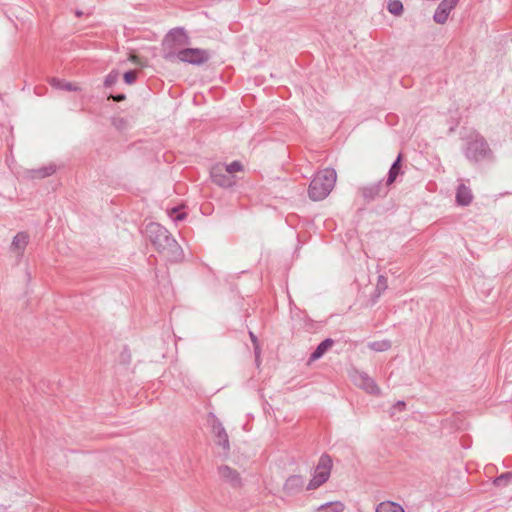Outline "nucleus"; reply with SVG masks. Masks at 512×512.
Masks as SVG:
<instances>
[{
	"instance_id": "nucleus-17",
	"label": "nucleus",
	"mask_w": 512,
	"mask_h": 512,
	"mask_svg": "<svg viewBox=\"0 0 512 512\" xmlns=\"http://www.w3.org/2000/svg\"><path fill=\"white\" fill-rule=\"evenodd\" d=\"M28 239V235L24 232H19L13 238L11 247L18 252V255L23 254L28 244Z\"/></svg>"
},
{
	"instance_id": "nucleus-8",
	"label": "nucleus",
	"mask_w": 512,
	"mask_h": 512,
	"mask_svg": "<svg viewBox=\"0 0 512 512\" xmlns=\"http://www.w3.org/2000/svg\"><path fill=\"white\" fill-rule=\"evenodd\" d=\"M350 378L356 386L360 387L366 392L375 395L380 394L379 387L367 373L359 370H353L350 373Z\"/></svg>"
},
{
	"instance_id": "nucleus-14",
	"label": "nucleus",
	"mask_w": 512,
	"mask_h": 512,
	"mask_svg": "<svg viewBox=\"0 0 512 512\" xmlns=\"http://www.w3.org/2000/svg\"><path fill=\"white\" fill-rule=\"evenodd\" d=\"M303 486L304 478L300 475H292L286 480L284 489L287 493L293 494L301 490Z\"/></svg>"
},
{
	"instance_id": "nucleus-12",
	"label": "nucleus",
	"mask_w": 512,
	"mask_h": 512,
	"mask_svg": "<svg viewBox=\"0 0 512 512\" xmlns=\"http://www.w3.org/2000/svg\"><path fill=\"white\" fill-rule=\"evenodd\" d=\"M221 479L233 487L241 486L239 473L229 466H220L218 469Z\"/></svg>"
},
{
	"instance_id": "nucleus-20",
	"label": "nucleus",
	"mask_w": 512,
	"mask_h": 512,
	"mask_svg": "<svg viewBox=\"0 0 512 512\" xmlns=\"http://www.w3.org/2000/svg\"><path fill=\"white\" fill-rule=\"evenodd\" d=\"M375 512H405L404 509L397 503L385 501L380 503Z\"/></svg>"
},
{
	"instance_id": "nucleus-29",
	"label": "nucleus",
	"mask_w": 512,
	"mask_h": 512,
	"mask_svg": "<svg viewBox=\"0 0 512 512\" xmlns=\"http://www.w3.org/2000/svg\"><path fill=\"white\" fill-rule=\"evenodd\" d=\"M124 81L126 84H133L136 80V77H137V73L136 71H127L124 73Z\"/></svg>"
},
{
	"instance_id": "nucleus-26",
	"label": "nucleus",
	"mask_w": 512,
	"mask_h": 512,
	"mask_svg": "<svg viewBox=\"0 0 512 512\" xmlns=\"http://www.w3.org/2000/svg\"><path fill=\"white\" fill-rule=\"evenodd\" d=\"M119 79V72L116 70H112L104 80L105 87L113 86Z\"/></svg>"
},
{
	"instance_id": "nucleus-31",
	"label": "nucleus",
	"mask_w": 512,
	"mask_h": 512,
	"mask_svg": "<svg viewBox=\"0 0 512 512\" xmlns=\"http://www.w3.org/2000/svg\"><path fill=\"white\" fill-rule=\"evenodd\" d=\"M249 335H250L251 341H252V343L254 345V350H255L256 358H258L259 354H260V348H259V345H258L257 337L254 335L253 332H250Z\"/></svg>"
},
{
	"instance_id": "nucleus-22",
	"label": "nucleus",
	"mask_w": 512,
	"mask_h": 512,
	"mask_svg": "<svg viewBox=\"0 0 512 512\" xmlns=\"http://www.w3.org/2000/svg\"><path fill=\"white\" fill-rule=\"evenodd\" d=\"M368 347L376 352H384L391 348V342L389 340L373 341L368 344Z\"/></svg>"
},
{
	"instance_id": "nucleus-1",
	"label": "nucleus",
	"mask_w": 512,
	"mask_h": 512,
	"mask_svg": "<svg viewBox=\"0 0 512 512\" xmlns=\"http://www.w3.org/2000/svg\"><path fill=\"white\" fill-rule=\"evenodd\" d=\"M145 233L156 249L166 254L170 260L178 261L181 259L182 249L165 227L151 222L146 225Z\"/></svg>"
},
{
	"instance_id": "nucleus-21",
	"label": "nucleus",
	"mask_w": 512,
	"mask_h": 512,
	"mask_svg": "<svg viewBox=\"0 0 512 512\" xmlns=\"http://www.w3.org/2000/svg\"><path fill=\"white\" fill-rule=\"evenodd\" d=\"M400 161H401V155H399L397 157V159L394 161V163L390 167V170H389V173H388V178H387V181H386V186L387 187L390 184H392L396 180L397 176L399 175V173H400Z\"/></svg>"
},
{
	"instance_id": "nucleus-6",
	"label": "nucleus",
	"mask_w": 512,
	"mask_h": 512,
	"mask_svg": "<svg viewBox=\"0 0 512 512\" xmlns=\"http://www.w3.org/2000/svg\"><path fill=\"white\" fill-rule=\"evenodd\" d=\"M210 58L207 50L200 48H189L188 46L178 54L176 61L191 64L202 65Z\"/></svg>"
},
{
	"instance_id": "nucleus-24",
	"label": "nucleus",
	"mask_w": 512,
	"mask_h": 512,
	"mask_svg": "<svg viewBox=\"0 0 512 512\" xmlns=\"http://www.w3.org/2000/svg\"><path fill=\"white\" fill-rule=\"evenodd\" d=\"M387 288H388L387 278L383 275H379L377 278V283H376V288H375L376 296L379 297L382 293H384L387 290Z\"/></svg>"
},
{
	"instance_id": "nucleus-15",
	"label": "nucleus",
	"mask_w": 512,
	"mask_h": 512,
	"mask_svg": "<svg viewBox=\"0 0 512 512\" xmlns=\"http://www.w3.org/2000/svg\"><path fill=\"white\" fill-rule=\"evenodd\" d=\"M472 192L464 184H460L456 192V201L461 206H467L472 201Z\"/></svg>"
},
{
	"instance_id": "nucleus-13",
	"label": "nucleus",
	"mask_w": 512,
	"mask_h": 512,
	"mask_svg": "<svg viewBox=\"0 0 512 512\" xmlns=\"http://www.w3.org/2000/svg\"><path fill=\"white\" fill-rule=\"evenodd\" d=\"M56 171V166L54 164H48L38 169L28 170L27 177L31 179H43L48 176H51Z\"/></svg>"
},
{
	"instance_id": "nucleus-34",
	"label": "nucleus",
	"mask_w": 512,
	"mask_h": 512,
	"mask_svg": "<svg viewBox=\"0 0 512 512\" xmlns=\"http://www.w3.org/2000/svg\"><path fill=\"white\" fill-rule=\"evenodd\" d=\"M76 15L79 17V16H81V15H82V12H81V11H77V12H76Z\"/></svg>"
},
{
	"instance_id": "nucleus-23",
	"label": "nucleus",
	"mask_w": 512,
	"mask_h": 512,
	"mask_svg": "<svg viewBox=\"0 0 512 512\" xmlns=\"http://www.w3.org/2000/svg\"><path fill=\"white\" fill-rule=\"evenodd\" d=\"M387 10L395 16H400L403 13V4L400 0H389Z\"/></svg>"
},
{
	"instance_id": "nucleus-16",
	"label": "nucleus",
	"mask_w": 512,
	"mask_h": 512,
	"mask_svg": "<svg viewBox=\"0 0 512 512\" xmlns=\"http://www.w3.org/2000/svg\"><path fill=\"white\" fill-rule=\"evenodd\" d=\"M333 345V340L327 338L323 340L314 350V352L310 355V362L316 361L320 359Z\"/></svg>"
},
{
	"instance_id": "nucleus-3",
	"label": "nucleus",
	"mask_w": 512,
	"mask_h": 512,
	"mask_svg": "<svg viewBox=\"0 0 512 512\" xmlns=\"http://www.w3.org/2000/svg\"><path fill=\"white\" fill-rule=\"evenodd\" d=\"M336 179V171L332 168H325L319 171L309 185V197L313 201L325 199L334 188Z\"/></svg>"
},
{
	"instance_id": "nucleus-11",
	"label": "nucleus",
	"mask_w": 512,
	"mask_h": 512,
	"mask_svg": "<svg viewBox=\"0 0 512 512\" xmlns=\"http://www.w3.org/2000/svg\"><path fill=\"white\" fill-rule=\"evenodd\" d=\"M360 191L364 199L371 201L378 196L386 195L388 190L386 184L384 185L382 181H379L377 183L361 188Z\"/></svg>"
},
{
	"instance_id": "nucleus-25",
	"label": "nucleus",
	"mask_w": 512,
	"mask_h": 512,
	"mask_svg": "<svg viewBox=\"0 0 512 512\" xmlns=\"http://www.w3.org/2000/svg\"><path fill=\"white\" fill-rule=\"evenodd\" d=\"M511 481H512V473L507 472V473H503L500 476H498L497 478H495L494 485L501 487V486H505L507 483H509Z\"/></svg>"
},
{
	"instance_id": "nucleus-28",
	"label": "nucleus",
	"mask_w": 512,
	"mask_h": 512,
	"mask_svg": "<svg viewBox=\"0 0 512 512\" xmlns=\"http://www.w3.org/2000/svg\"><path fill=\"white\" fill-rule=\"evenodd\" d=\"M170 217L174 222L182 221L185 219L186 214L180 213L178 208H173L170 211Z\"/></svg>"
},
{
	"instance_id": "nucleus-30",
	"label": "nucleus",
	"mask_w": 512,
	"mask_h": 512,
	"mask_svg": "<svg viewBox=\"0 0 512 512\" xmlns=\"http://www.w3.org/2000/svg\"><path fill=\"white\" fill-rule=\"evenodd\" d=\"M405 407L406 404L404 401H397L391 409V416H394L397 412H402Z\"/></svg>"
},
{
	"instance_id": "nucleus-19",
	"label": "nucleus",
	"mask_w": 512,
	"mask_h": 512,
	"mask_svg": "<svg viewBox=\"0 0 512 512\" xmlns=\"http://www.w3.org/2000/svg\"><path fill=\"white\" fill-rule=\"evenodd\" d=\"M49 84L56 88V89H60V90H67V91H77L79 90V88L77 86H75L74 84L70 83V82H66L64 80H61L59 78H50L49 79Z\"/></svg>"
},
{
	"instance_id": "nucleus-9",
	"label": "nucleus",
	"mask_w": 512,
	"mask_h": 512,
	"mask_svg": "<svg viewBox=\"0 0 512 512\" xmlns=\"http://www.w3.org/2000/svg\"><path fill=\"white\" fill-rule=\"evenodd\" d=\"M208 422L211 425L213 434L217 438V444L225 451H228L230 448L228 434L220 420L215 415L210 414Z\"/></svg>"
},
{
	"instance_id": "nucleus-18",
	"label": "nucleus",
	"mask_w": 512,
	"mask_h": 512,
	"mask_svg": "<svg viewBox=\"0 0 512 512\" xmlns=\"http://www.w3.org/2000/svg\"><path fill=\"white\" fill-rule=\"evenodd\" d=\"M344 504L340 501L328 502L320 505L314 512H343Z\"/></svg>"
},
{
	"instance_id": "nucleus-10",
	"label": "nucleus",
	"mask_w": 512,
	"mask_h": 512,
	"mask_svg": "<svg viewBox=\"0 0 512 512\" xmlns=\"http://www.w3.org/2000/svg\"><path fill=\"white\" fill-rule=\"evenodd\" d=\"M459 0H442L435 10L433 20L438 24L446 23L450 12L458 4Z\"/></svg>"
},
{
	"instance_id": "nucleus-32",
	"label": "nucleus",
	"mask_w": 512,
	"mask_h": 512,
	"mask_svg": "<svg viewBox=\"0 0 512 512\" xmlns=\"http://www.w3.org/2000/svg\"><path fill=\"white\" fill-rule=\"evenodd\" d=\"M115 101L117 102H120V101H123L125 99V95L124 94H118L116 96H111Z\"/></svg>"
},
{
	"instance_id": "nucleus-27",
	"label": "nucleus",
	"mask_w": 512,
	"mask_h": 512,
	"mask_svg": "<svg viewBox=\"0 0 512 512\" xmlns=\"http://www.w3.org/2000/svg\"><path fill=\"white\" fill-rule=\"evenodd\" d=\"M225 167L231 175H234L235 172H239L243 169V166L239 161H233L232 163L225 165Z\"/></svg>"
},
{
	"instance_id": "nucleus-7",
	"label": "nucleus",
	"mask_w": 512,
	"mask_h": 512,
	"mask_svg": "<svg viewBox=\"0 0 512 512\" xmlns=\"http://www.w3.org/2000/svg\"><path fill=\"white\" fill-rule=\"evenodd\" d=\"M210 176L212 181L223 188H229L236 182L234 175L228 173L224 164H216L211 168Z\"/></svg>"
},
{
	"instance_id": "nucleus-5",
	"label": "nucleus",
	"mask_w": 512,
	"mask_h": 512,
	"mask_svg": "<svg viewBox=\"0 0 512 512\" xmlns=\"http://www.w3.org/2000/svg\"><path fill=\"white\" fill-rule=\"evenodd\" d=\"M332 469V459L329 455L323 454L319 458L318 464L316 465L312 478L307 485L308 490H314L322 486L330 477Z\"/></svg>"
},
{
	"instance_id": "nucleus-4",
	"label": "nucleus",
	"mask_w": 512,
	"mask_h": 512,
	"mask_svg": "<svg viewBox=\"0 0 512 512\" xmlns=\"http://www.w3.org/2000/svg\"><path fill=\"white\" fill-rule=\"evenodd\" d=\"M464 154L468 160L479 162L485 159H490L492 151L486 140L477 134L467 142Z\"/></svg>"
},
{
	"instance_id": "nucleus-2",
	"label": "nucleus",
	"mask_w": 512,
	"mask_h": 512,
	"mask_svg": "<svg viewBox=\"0 0 512 512\" xmlns=\"http://www.w3.org/2000/svg\"><path fill=\"white\" fill-rule=\"evenodd\" d=\"M190 45V37L183 28L169 31L162 41V56L169 62H176L178 54Z\"/></svg>"
},
{
	"instance_id": "nucleus-33",
	"label": "nucleus",
	"mask_w": 512,
	"mask_h": 512,
	"mask_svg": "<svg viewBox=\"0 0 512 512\" xmlns=\"http://www.w3.org/2000/svg\"><path fill=\"white\" fill-rule=\"evenodd\" d=\"M136 59H137V57H136L135 55H132V56L130 57V60H131L132 62H136Z\"/></svg>"
}]
</instances>
